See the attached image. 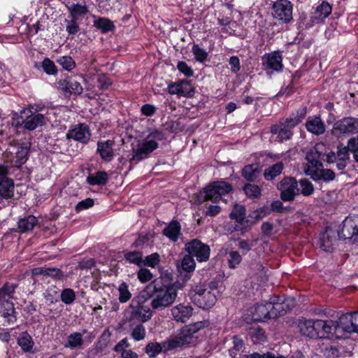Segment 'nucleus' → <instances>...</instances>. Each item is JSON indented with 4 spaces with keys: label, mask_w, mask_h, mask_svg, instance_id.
Segmentation results:
<instances>
[{
    "label": "nucleus",
    "mask_w": 358,
    "mask_h": 358,
    "mask_svg": "<svg viewBox=\"0 0 358 358\" xmlns=\"http://www.w3.org/2000/svg\"><path fill=\"white\" fill-rule=\"evenodd\" d=\"M337 322L332 320H304L299 323L301 334L310 338H339Z\"/></svg>",
    "instance_id": "1"
},
{
    "label": "nucleus",
    "mask_w": 358,
    "mask_h": 358,
    "mask_svg": "<svg viewBox=\"0 0 358 358\" xmlns=\"http://www.w3.org/2000/svg\"><path fill=\"white\" fill-rule=\"evenodd\" d=\"M182 289V284L176 282L155 290L152 296L150 306L153 310H163L171 306L178 296V290Z\"/></svg>",
    "instance_id": "2"
},
{
    "label": "nucleus",
    "mask_w": 358,
    "mask_h": 358,
    "mask_svg": "<svg viewBox=\"0 0 358 358\" xmlns=\"http://www.w3.org/2000/svg\"><path fill=\"white\" fill-rule=\"evenodd\" d=\"M15 288V284L6 283L0 289V313L8 322H14L16 320L14 305L10 301Z\"/></svg>",
    "instance_id": "3"
},
{
    "label": "nucleus",
    "mask_w": 358,
    "mask_h": 358,
    "mask_svg": "<svg viewBox=\"0 0 358 358\" xmlns=\"http://www.w3.org/2000/svg\"><path fill=\"white\" fill-rule=\"evenodd\" d=\"M192 302L201 308H210L216 302L215 290L208 288L205 285H196L191 291Z\"/></svg>",
    "instance_id": "4"
},
{
    "label": "nucleus",
    "mask_w": 358,
    "mask_h": 358,
    "mask_svg": "<svg viewBox=\"0 0 358 358\" xmlns=\"http://www.w3.org/2000/svg\"><path fill=\"white\" fill-rule=\"evenodd\" d=\"M232 191L231 185L224 181H217L210 184L200 192L199 199L200 201H212L213 202L221 199L222 196L227 195Z\"/></svg>",
    "instance_id": "5"
},
{
    "label": "nucleus",
    "mask_w": 358,
    "mask_h": 358,
    "mask_svg": "<svg viewBox=\"0 0 358 358\" xmlns=\"http://www.w3.org/2000/svg\"><path fill=\"white\" fill-rule=\"evenodd\" d=\"M162 134L158 131H154L150 133L148 138L138 145L136 150H134L132 159L139 162L146 158L152 152L158 148V143L156 140H161Z\"/></svg>",
    "instance_id": "6"
},
{
    "label": "nucleus",
    "mask_w": 358,
    "mask_h": 358,
    "mask_svg": "<svg viewBox=\"0 0 358 358\" xmlns=\"http://www.w3.org/2000/svg\"><path fill=\"white\" fill-rule=\"evenodd\" d=\"M268 303L271 319L285 315L295 306L294 298L282 299L276 296L271 297Z\"/></svg>",
    "instance_id": "7"
},
{
    "label": "nucleus",
    "mask_w": 358,
    "mask_h": 358,
    "mask_svg": "<svg viewBox=\"0 0 358 358\" xmlns=\"http://www.w3.org/2000/svg\"><path fill=\"white\" fill-rule=\"evenodd\" d=\"M145 295L146 293L145 292H141L138 296L132 300L131 305L134 308L131 315L142 322L148 321L152 316V312L150 308L143 305L147 299Z\"/></svg>",
    "instance_id": "8"
},
{
    "label": "nucleus",
    "mask_w": 358,
    "mask_h": 358,
    "mask_svg": "<svg viewBox=\"0 0 358 358\" xmlns=\"http://www.w3.org/2000/svg\"><path fill=\"white\" fill-rule=\"evenodd\" d=\"M298 186V182L294 178H285L278 185L281 199L285 201L294 200V197L300 193Z\"/></svg>",
    "instance_id": "9"
},
{
    "label": "nucleus",
    "mask_w": 358,
    "mask_h": 358,
    "mask_svg": "<svg viewBox=\"0 0 358 358\" xmlns=\"http://www.w3.org/2000/svg\"><path fill=\"white\" fill-rule=\"evenodd\" d=\"M340 232L331 227H327L319 239L320 248L324 252H332L336 248L340 238Z\"/></svg>",
    "instance_id": "10"
},
{
    "label": "nucleus",
    "mask_w": 358,
    "mask_h": 358,
    "mask_svg": "<svg viewBox=\"0 0 358 358\" xmlns=\"http://www.w3.org/2000/svg\"><path fill=\"white\" fill-rule=\"evenodd\" d=\"M337 322V334L342 331L358 334V312L342 315Z\"/></svg>",
    "instance_id": "11"
},
{
    "label": "nucleus",
    "mask_w": 358,
    "mask_h": 358,
    "mask_svg": "<svg viewBox=\"0 0 358 358\" xmlns=\"http://www.w3.org/2000/svg\"><path fill=\"white\" fill-rule=\"evenodd\" d=\"M274 17L289 22L292 20V5L287 0H278L272 6Z\"/></svg>",
    "instance_id": "12"
},
{
    "label": "nucleus",
    "mask_w": 358,
    "mask_h": 358,
    "mask_svg": "<svg viewBox=\"0 0 358 358\" xmlns=\"http://www.w3.org/2000/svg\"><path fill=\"white\" fill-rule=\"evenodd\" d=\"M340 238L350 239L358 236V215H350L343 222V227L340 232Z\"/></svg>",
    "instance_id": "13"
},
{
    "label": "nucleus",
    "mask_w": 358,
    "mask_h": 358,
    "mask_svg": "<svg viewBox=\"0 0 358 358\" xmlns=\"http://www.w3.org/2000/svg\"><path fill=\"white\" fill-rule=\"evenodd\" d=\"M186 250L189 255L196 257L199 262H206L209 258V247L199 240L194 239L188 243Z\"/></svg>",
    "instance_id": "14"
},
{
    "label": "nucleus",
    "mask_w": 358,
    "mask_h": 358,
    "mask_svg": "<svg viewBox=\"0 0 358 358\" xmlns=\"http://www.w3.org/2000/svg\"><path fill=\"white\" fill-rule=\"evenodd\" d=\"M248 314L251 317V320L255 322H264L271 319L269 303H257L248 310Z\"/></svg>",
    "instance_id": "15"
},
{
    "label": "nucleus",
    "mask_w": 358,
    "mask_h": 358,
    "mask_svg": "<svg viewBox=\"0 0 358 358\" xmlns=\"http://www.w3.org/2000/svg\"><path fill=\"white\" fill-rule=\"evenodd\" d=\"M14 194V183L8 178L0 179V210L8 205V199Z\"/></svg>",
    "instance_id": "16"
},
{
    "label": "nucleus",
    "mask_w": 358,
    "mask_h": 358,
    "mask_svg": "<svg viewBox=\"0 0 358 358\" xmlns=\"http://www.w3.org/2000/svg\"><path fill=\"white\" fill-rule=\"evenodd\" d=\"M171 313L175 321L185 323L192 317L193 308L189 305L180 303L173 306L171 309Z\"/></svg>",
    "instance_id": "17"
},
{
    "label": "nucleus",
    "mask_w": 358,
    "mask_h": 358,
    "mask_svg": "<svg viewBox=\"0 0 358 358\" xmlns=\"http://www.w3.org/2000/svg\"><path fill=\"white\" fill-rule=\"evenodd\" d=\"M91 136L89 127L87 124H80L75 126L69 131L67 134L68 138H72L76 141L82 143H86L89 141Z\"/></svg>",
    "instance_id": "18"
},
{
    "label": "nucleus",
    "mask_w": 358,
    "mask_h": 358,
    "mask_svg": "<svg viewBox=\"0 0 358 358\" xmlns=\"http://www.w3.org/2000/svg\"><path fill=\"white\" fill-rule=\"evenodd\" d=\"M262 60L266 69L279 72L282 70V59L279 52H273L264 55Z\"/></svg>",
    "instance_id": "19"
},
{
    "label": "nucleus",
    "mask_w": 358,
    "mask_h": 358,
    "mask_svg": "<svg viewBox=\"0 0 358 358\" xmlns=\"http://www.w3.org/2000/svg\"><path fill=\"white\" fill-rule=\"evenodd\" d=\"M169 92L171 94H178L189 97L192 96L194 93L191 83L186 80L170 85L169 86Z\"/></svg>",
    "instance_id": "20"
},
{
    "label": "nucleus",
    "mask_w": 358,
    "mask_h": 358,
    "mask_svg": "<svg viewBox=\"0 0 358 358\" xmlns=\"http://www.w3.org/2000/svg\"><path fill=\"white\" fill-rule=\"evenodd\" d=\"M59 87L64 92L76 94H80L83 92V87L81 84L73 78H68L60 80L58 83Z\"/></svg>",
    "instance_id": "21"
},
{
    "label": "nucleus",
    "mask_w": 358,
    "mask_h": 358,
    "mask_svg": "<svg viewBox=\"0 0 358 358\" xmlns=\"http://www.w3.org/2000/svg\"><path fill=\"white\" fill-rule=\"evenodd\" d=\"M113 146V141L110 140L98 142L97 152L100 155L103 160L106 162L113 160L114 157Z\"/></svg>",
    "instance_id": "22"
},
{
    "label": "nucleus",
    "mask_w": 358,
    "mask_h": 358,
    "mask_svg": "<svg viewBox=\"0 0 358 358\" xmlns=\"http://www.w3.org/2000/svg\"><path fill=\"white\" fill-rule=\"evenodd\" d=\"M314 180H323L324 181H330L334 179L335 173L329 169H323L322 164L317 168H312L309 171V175Z\"/></svg>",
    "instance_id": "23"
},
{
    "label": "nucleus",
    "mask_w": 358,
    "mask_h": 358,
    "mask_svg": "<svg viewBox=\"0 0 358 358\" xmlns=\"http://www.w3.org/2000/svg\"><path fill=\"white\" fill-rule=\"evenodd\" d=\"M334 129L341 133H355L358 131L357 120L352 117L344 118L334 124Z\"/></svg>",
    "instance_id": "24"
},
{
    "label": "nucleus",
    "mask_w": 358,
    "mask_h": 358,
    "mask_svg": "<svg viewBox=\"0 0 358 358\" xmlns=\"http://www.w3.org/2000/svg\"><path fill=\"white\" fill-rule=\"evenodd\" d=\"M319 349L321 353L326 358H338L340 357V350L336 346L330 343L328 339H322L318 343Z\"/></svg>",
    "instance_id": "25"
},
{
    "label": "nucleus",
    "mask_w": 358,
    "mask_h": 358,
    "mask_svg": "<svg viewBox=\"0 0 358 358\" xmlns=\"http://www.w3.org/2000/svg\"><path fill=\"white\" fill-rule=\"evenodd\" d=\"M271 132L276 135V138L280 142L289 140L293 134L291 129L285 126L283 122L272 126L271 127Z\"/></svg>",
    "instance_id": "26"
},
{
    "label": "nucleus",
    "mask_w": 358,
    "mask_h": 358,
    "mask_svg": "<svg viewBox=\"0 0 358 358\" xmlns=\"http://www.w3.org/2000/svg\"><path fill=\"white\" fill-rule=\"evenodd\" d=\"M307 130L315 134L321 135L325 131V126L324 122L320 117H309L306 123Z\"/></svg>",
    "instance_id": "27"
},
{
    "label": "nucleus",
    "mask_w": 358,
    "mask_h": 358,
    "mask_svg": "<svg viewBox=\"0 0 358 358\" xmlns=\"http://www.w3.org/2000/svg\"><path fill=\"white\" fill-rule=\"evenodd\" d=\"M308 161L307 166L305 169L306 175H309V171L312 168H317L321 164L322 154L317 151L316 148L311 149L306 155Z\"/></svg>",
    "instance_id": "28"
},
{
    "label": "nucleus",
    "mask_w": 358,
    "mask_h": 358,
    "mask_svg": "<svg viewBox=\"0 0 358 358\" xmlns=\"http://www.w3.org/2000/svg\"><path fill=\"white\" fill-rule=\"evenodd\" d=\"M87 332V329H83V333L73 332L70 334L67 337V342L64 346L70 349L81 348L84 344L83 334Z\"/></svg>",
    "instance_id": "29"
},
{
    "label": "nucleus",
    "mask_w": 358,
    "mask_h": 358,
    "mask_svg": "<svg viewBox=\"0 0 358 358\" xmlns=\"http://www.w3.org/2000/svg\"><path fill=\"white\" fill-rule=\"evenodd\" d=\"M45 123V117L42 114H34L27 115L25 120L23 121L24 127L28 130H34L38 127L43 125Z\"/></svg>",
    "instance_id": "30"
},
{
    "label": "nucleus",
    "mask_w": 358,
    "mask_h": 358,
    "mask_svg": "<svg viewBox=\"0 0 358 358\" xmlns=\"http://www.w3.org/2000/svg\"><path fill=\"white\" fill-rule=\"evenodd\" d=\"M190 338L187 335L176 336L164 342V351L171 350L172 349L184 345L189 343Z\"/></svg>",
    "instance_id": "31"
},
{
    "label": "nucleus",
    "mask_w": 358,
    "mask_h": 358,
    "mask_svg": "<svg viewBox=\"0 0 358 358\" xmlns=\"http://www.w3.org/2000/svg\"><path fill=\"white\" fill-rule=\"evenodd\" d=\"M248 334L252 342L255 343H264L266 339V336L264 329L259 325L255 324L248 329Z\"/></svg>",
    "instance_id": "32"
},
{
    "label": "nucleus",
    "mask_w": 358,
    "mask_h": 358,
    "mask_svg": "<svg viewBox=\"0 0 358 358\" xmlns=\"http://www.w3.org/2000/svg\"><path fill=\"white\" fill-rule=\"evenodd\" d=\"M28 148L27 146H17V151L15 152V156L10 162L12 166L20 168L24 164L27 158Z\"/></svg>",
    "instance_id": "33"
},
{
    "label": "nucleus",
    "mask_w": 358,
    "mask_h": 358,
    "mask_svg": "<svg viewBox=\"0 0 358 358\" xmlns=\"http://www.w3.org/2000/svg\"><path fill=\"white\" fill-rule=\"evenodd\" d=\"M233 345L229 350V352L231 357L236 358L239 355V358H241L243 355L242 353L244 352L245 348L244 341L238 336L233 337L232 341Z\"/></svg>",
    "instance_id": "34"
},
{
    "label": "nucleus",
    "mask_w": 358,
    "mask_h": 358,
    "mask_svg": "<svg viewBox=\"0 0 358 358\" xmlns=\"http://www.w3.org/2000/svg\"><path fill=\"white\" fill-rule=\"evenodd\" d=\"M306 108L302 107L299 108L296 113H292V115L287 118L283 122L285 126L290 129L296 127L306 116Z\"/></svg>",
    "instance_id": "35"
},
{
    "label": "nucleus",
    "mask_w": 358,
    "mask_h": 358,
    "mask_svg": "<svg viewBox=\"0 0 358 358\" xmlns=\"http://www.w3.org/2000/svg\"><path fill=\"white\" fill-rule=\"evenodd\" d=\"M163 234L173 241H176L180 234V224L178 221H172L163 230Z\"/></svg>",
    "instance_id": "36"
},
{
    "label": "nucleus",
    "mask_w": 358,
    "mask_h": 358,
    "mask_svg": "<svg viewBox=\"0 0 358 358\" xmlns=\"http://www.w3.org/2000/svg\"><path fill=\"white\" fill-rule=\"evenodd\" d=\"M331 10L332 8L330 4L326 1H323L316 8L313 17L317 22L322 21L331 14Z\"/></svg>",
    "instance_id": "37"
},
{
    "label": "nucleus",
    "mask_w": 358,
    "mask_h": 358,
    "mask_svg": "<svg viewBox=\"0 0 358 358\" xmlns=\"http://www.w3.org/2000/svg\"><path fill=\"white\" fill-rule=\"evenodd\" d=\"M108 180V175L105 171H98L87 178V182L91 185H103Z\"/></svg>",
    "instance_id": "38"
},
{
    "label": "nucleus",
    "mask_w": 358,
    "mask_h": 358,
    "mask_svg": "<svg viewBox=\"0 0 358 358\" xmlns=\"http://www.w3.org/2000/svg\"><path fill=\"white\" fill-rule=\"evenodd\" d=\"M37 223V219L33 215L20 219L18 222L19 231L21 233L31 230Z\"/></svg>",
    "instance_id": "39"
},
{
    "label": "nucleus",
    "mask_w": 358,
    "mask_h": 358,
    "mask_svg": "<svg viewBox=\"0 0 358 358\" xmlns=\"http://www.w3.org/2000/svg\"><path fill=\"white\" fill-rule=\"evenodd\" d=\"M17 343L21 348L25 352L31 350L34 345V341L27 332H22L17 339Z\"/></svg>",
    "instance_id": "40"
},
{
    "label": "nucleus",
    "mask_w": 358,
    "mask_h": 358,
    "mask_svg": "<svg viewBox=\"0 0 358 358\" xmlns=\"http://www.w3.org/2000/svg\"><path fill=\"white\" fill-rule=\"evenodd\" d=\"M230 217L236 220L241 224H243L245 220V208L242 205L235 204Z\"/></svg>",
    "instance_id": "41"
},
{
    "label": "nucleus",
    "mask_w": 358,
    "mask_h": 358,
    "mask_svg": "<svg viewBox=\"0 0 358 358\" xmlns=\"http://www.w3.org/2000/svg\"><path fill=\"white\" fill-rule=\"evenodd\" d=\"M242 172L243 177L247 180L253 181L257 178L259 173V166L257 164L245 166Z\"/></svg>",
    "instance_id": "42"
},
{
    "label": "nucleus",
    "mask_w": 358,
    "mask_h": 358,
    "mask_svg": "<svg viewBox=\"0 0 358 358\" xmlns=\"http://www.w3.org/2000/svg\"><path fill=\"white\" fill-rule=\"evenodd\" d=\"M283 169L282 162L277 163L266 169L264 171V178L267 180H271L277 176L280 175Z\"/></svg>",
    "instance_id": "43"
},
{
    "label": "nucleus",
    "mask_w": 358,
    "mask_h": 358,
    "mask_svg": "<svg viewBox=\"0 0 358 358\" xmlns=\"http://www.w3.org/2000/svg\"><path fill=\"white\" fill-rule=\"evenodd\" d=\"M94 26L103 33L112 31L115 28L113 22L109 19L104 17L96 20L94 21Z\"/></svg>",
    "instance_id": "44"
},
{
    "label": "nucleus",
    "mask_w": 358,
    "mask_h": 358,
    "mask_svg": "<svg viewBox=\"0 0 358 358\" xmlns=\"http://www.w3.org/2000/svg\"><path fill=\"white\" fill-rule=\"evenodd\" d=\"M162 351H164V342L159 343H150L145 348V352L150 357H155Z\"/></svg>",
    "instance_id": "45"
},
{
    "label": "nucleus",
    "mask_w": 358,
    "mask_h": 358,
    "mask_svg": "<svg viewBox=\"0 0 358 358\" xmlns=\"http://www.w3.org/2000/svg\"><path fill=\"white\" fill-rule=\"evenodd\" d=\"M69 10L74 20H77L79 16L84 15L88 11L85 5L79 3L72 5L69 8Z\"/></svg>",
    "instance_id": "46"
},
{
    "label": "nucleus",
    "mask_w": 358,
    "mask_h": 358,
    "mask_svg": "<svg viewBox=\"0 0 358 358\" xmlns=\"http://www.w3.org/2000/svg\"><path fill=\"white\" fill-rule=\"evenodd\" d=\"M119 301L121 303L127 302L131 297V294L129 290V286L126 282H122L119 287Z\"/></svg>",
    "instance_id": "47"
},
{
    "label": "nucleus",
    "mask_w": 358,
    "mask_h": 358,
    "mask_svg": "<svg viewBox=\"0 0 358 358\" xmlns=\"http://www.w3.org/2000/svg\"><path fill=\"white\" fill-rule=\"evenodd\" d=\"M60 299L64 303L70 305L76 299V293L72 289L66 288L61 292Z\"/></svg>",
    "instance_id": "48"
},
{
    "label": "nucleus",
    "mask_w": 358,
    "mask_h": 358,
    "mask_svg": "<svg viewBox=\"0 0 358 358\" xmlns=\"http://www.w3.org/2000/svg\"><path fill=\"white\" fill-rule=\"evenodd\" d=\"M300 193L305 196L311 195L314 192V187L313 184L307 179H302L299 180Z\"/></svg>",
    "instance_id": "49"
},
{
    "label": "nucleus",
    "mask_w": 358,
    "mask_h": 358,
    "mask_svg": "<svg viewBox=\"0 0 358 358\" xmlns=\"http://www.w3.org/2000/svg\"><path fill=\"white\" fill-rule=\"evenodd\" d=\"M195 266V262L191 255H187L183 257L181 262V267L182 270L191 272L194 270Z\"/></svg>",
    "instance_id": "50"
},
{
    "label": "nucleus",
    "mask_w": 358,
    "mask_h": 358,
    "mask_svg": "<svg viewBox=\"0 0 358 358\" xmlns=\"http://www.w3.org/2000/svg\"><path fill=\"white\" fill-rule=\"evenodd\" d=\"M57 62L66 70L71 71L75 66V62L69 56H63L57 59Z\"/></svg>",
    "instance_id": "51"
},
{
    "label": "nucleus",
    "mask_w": 358,
    "mask_h": 358,
    "mask_svg": "<svg viewBox=\"0 0 358 358\" xmlns=\"http://www.w3.org/2000/svg\"><path fill=\"white\" fill-rule=\"evenodd\" d=\"M131 336L135 341L143 340L145 337V328L142 324H138L133 329Z\"/></svg>",
    "instance_id": "52"
},
{
    "label": "nucleus",
    "mask_w": 358,
    "mask_h": 358,
    "mask_svg": "<svg viewBox=\"0 0 358 358\" xmlns=\"http://www.w3.org/2000/svg\"><path fill=\"white\" fill-rule=\"evenodd\" d=\"M124 257L128 262L136 264L138 266L141 265L143 263L142 253L140 252L134 251L128 252L125 254Z\"/></svg>",
    "instance_id": "53"
},
{
    "label": "nucleus",
    "mask_w": 358,
    "mask_h": 358,
    "mask_svg": "<svg viewBox=\"0 0 358 358\" xmlns=\"http://www.w3.org/2000/svg\"><path fill=\"white\" fill-rule=\"evenodd\" d=\"M241 261V255L237 251H231L229 253L228 263L230 268H234Z\"/></svg>",
    "instance_id": "54"
},
{
    "label": "nucleus",
    "mask_w": 358,
    "mask_h": 358,
    "mask_svg": "<svg viewBox=\"0 0 358 358\" xmlns=\"http://www.w3.org/2000/svg\"><path fill=\"white\" fill-rule=\"evenodd\" d=\"M192 52L196 61L203 62L208 56L206 51L201 48L198 45H194L192 47Z\"/></svg>",
    "instance_id": "55"
},
{
    "label": "nucleus",
    "mask_w": 358,
    "mask_h": 358,
    "mask_svg": "<svg viewBox=\"0 0 358 358\" xmlns=\"http://www.w3.org/2000/svg\"><path fill=\"white\" fill-rule=\"evenodd\" d=\"M245 193L250 197H257L261 194V190L257 185L248 184L244 187Z\"/></svg>",
    "instance_id": "56"
},
{
    "label": "nucleus",
    "mask_w": 358,
    "mask_h": 358,
    "mask_svg": "<svg viewBox=\"0 0 358 358\" xmlns=\"http://www.w3.org/2000/svg\"><path fill=\"white\" fill-rule=\"evenodd\" d=\"M152 277V273L147 268H141L138 272V278L141 282H147L151 280Z\"/></svg>",
    "instance_id": "57"
},
{
    "label": "nucleus",
    "mask_w": 358,
    "mask_h": 358,
    "mask_svg": "<svg viewBox=\"0 0 358 358\" xmlns=\"http://www.w3.org/2000/svg\"><path fill=\"white\" fill-rule=\"evenodd\" d=\"M42 67L48 74L52 75L56 73V67L54 62L48 58H46L43 61Z\"/></svg>",
    "instance_id": "58"
},
{
    "label": "nucleus",
    "mask_w": 358,
    "mask_h": 358,
    "mask_svg": "<svg viewBox=\"0 0 358 358\" xmlns=\"http://www.w3.org/2000/svg\"><path fill=\"white\" fill-rule=\"evenodd\" d=\"M177 68L180 72L183 73L187 77H192L194 75V71L190 66H189L185 62H179Z\"/></svg>",
    "instance_id": "59"
},
{
    "label": "nucleus",
    "mask_w": 358,
    "mask_h": 358,
    "mask_svg": "<svg viewBox=\"0 0 358 358\" xmlns=\"http://www.w3.org/2000/svg\"><path fill=\"white\" fill-rule=\"evenodd\" d=\"M94 204V201L92 199L87 198L85 200L80 201L76 206V210L79 212L83 210L88 209L92 207Z\"/></svg>",
    "instance_id": "60"
},
{
    "label": "nucleus",
    "mask_w": 358,
    "mask_h": 358,
    "mask_svg": "<svg viewBox=\"0 0 358 358\" xmlns=\"http://www.w3.org/2000/svg\"><path fill=\"white\" fill-rule=\"evenodd\" d=\"M159 262V255L157 253H153L145 257L144 265L155 267Z\"/></svg>",
    "instance_id": "61"
},
{
    "label": "nucleus",
    "mask_w": 358,
    "mask_h": 358,
    "mask_svg": "<svg viewBox=\"0 0 358 358\" xmlns=\"http://www.w3.org/2000/svg\"><path fill=\"white\" fill-rule=\"evenodd\" d=\"M76 20L73 19L68 22L66 25V31L69 34H75L78 31L79 27L76 22Z\"/></svg>",
    "instance_id": "62"
},
{
    "label": "nucleus",
    "mask_w": 358,
    "mask_h": 358,
    "mask_svg": "<svg viewBox=\"0 0 358 358\" xmlns=\"http://www.w3.org/2000/svg\"><path fill=\"white\" fill-rule=\"evenodd\" d=\"M98 82L99 83V88L101 90L107 89L110 85L111 81L105 76H99L98 78Z\"/></svg>",
    "instance_id": "63"
},
{
    "label": "nucleus",
    "mask_w": 358,
    "mask_h": 358,
    "mask_svg": "<svg viewBox=\"0 0 358 358\" xmlns=\"http://www.w3.org/2000/svg\"><path fill=\"white\" fill-rule=\"evenodd\" d=\"M129 346L127 338L121 340L115 346V351L117 352H122V351L128 350L127 348Z\"/></svg>",
    "instance_id": "64"
}]
</instances>
